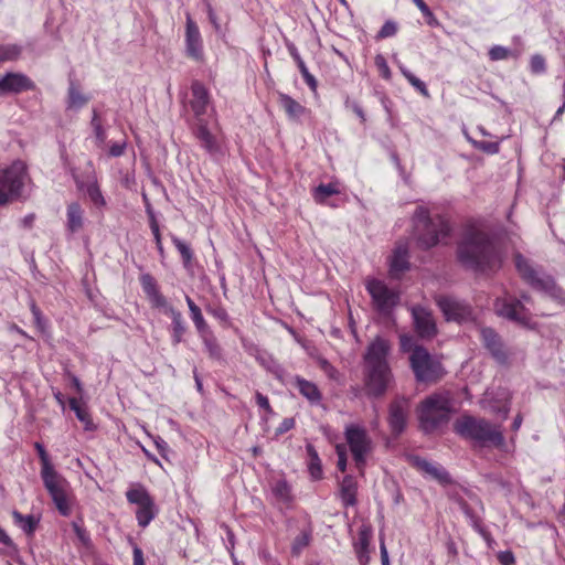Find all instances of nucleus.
<instances>
[{
  "label": "nucleus",
  "mask_w": 565,
  "mask_h": 565,
  "mask_svg": "<svg viewBox=\"0 0 565 565\" xmlns=\"http://www.w3.org/2000/svg\"><path fill=\"white\" fill-rule=\"evenodd\" d=\"M456 254L465 268L476 273L495 271L502 263L490 234L476 225L465 227Z\"/></svg>",
  "instance_id": "obj_1"
},
{
  "label": "nucleus",
  "mask_w": 565,
  "mask_h": 565,
  "mask_svg": "<svg viewBox=\"0 0 565 565\" xmlns=\"http://www.w3.org/2000/svg\"><path fill=\"white\" fill-rule=\"evenodd\" d=\"M390 342L376 337L364 354V384L369 396L380 397L386 392L392 380V371L387 361Z\"/></svg>",
  "instance_id": "obj_2"
},
{
  "label": "nucleus",
  "mask_w": 565,
  "mask_h": 565,
  "mask_svg": "<svg viewBox=\"0 0 565 565\" xmlns=\"http://www.w3.org/2000/svg\"><path fill=\"white\" fill-rule=\"evenodd\" d=\"M34 449L38 452L41 462V479L43 486L49 492L55 508L63 516H68L72 513V508L68 501V482L67 480L56 471L53 466L50 455L45 447L39 443H34Z\"/></svg>",
  "instance_id": "obj_3"
},
{
  "label": "nucleus",
  "mask_w": 565,
  "mask_h": 565,
  "mask_svg": "<svg viewBox=\"0 0 565 565\" xmlns=\"http://www.w3.org/2000/svg\"><path fill=\"white\" fill-rule=\"evenodd\" d=\"M452 412V398L449 392H437L423 399L417 408L419 427L431 434L448 424Z\"/></svg>",
  "instance_id": "obj_4"
},
{
  "label": "nucleus",
  "mask_w": 565,
  "mask_h": 565,
  "mask_svg": "<svg viewBox=\"0 0 565 565\" xmlns=\"http://www.w3.org/2000/svg\"><path fill=\"white\" fill-rule=\"evenodd\" d=\"M140 284L152 307L162 309L163 313L170 317L171 341L173 345H178L183 341L188 329L181 311L168 303L167 298L161 294L158 282L152 275L148 273L142 274L140 276Z\"/></svg>",
  "instance_id": "obj_5"
},
{
  "label": "nucleus",
  "mask_w": 565,
  "mask_h": 565,
  "mask_svg": "<svg viewBox=\"0 0 565 565\" xmlns=\"http://www.w3.org/2000/svg\"><path fill=\"white\" fill-rule=\"evenodd\" d=\"M414 234L418 245L428 249L436 246L441 238L450 233L448 220L440 214L430 216L429 211L425 206H418L413 216Z\"/></svg>",
  "instance_id": "obj_6"
},
{
  "label": "nucleus",
  "mask_w": 565,
  "mask_h": 565,
  "mask_svg": "<svg viewBox=\"0 0 565 565\" xmlns=\"http://www.w3.org/2000/svg\"><path fill=\"white\" fill-rule=\"evenodd\" d=\"M455 431L481 447L501 448L504 445V436L500 427L484 418L465 415L456 420Z\"/></svg>",
  "instance_id": "obj_7"
},
{
  "label": "nucleus",
  "mask_w": 565,
  "mask_h": 565,
  "mask_svg": "<svg viewBox=\"0 0 565 565\" xmlns=\"http://www.w3.org/2000/svg\"><path fill=\"white\" fill-rule=\"evenodd\" d=\"M409 366L418 383H436L445 375L439 359L428 352L426 348H418L411 354Z\"/></svg>",
  "instance_id": "obj_8"
},
{
  "label": "nucleus",
  "mask_w": 565,
  "mask_h": 565,
  "mask_svg": "<svg viewBox=\"0 0 565 565\" xmlns=\"http://www.w3.org/2000/svg\"><path fill=\"white\" fill-rule=\"evenodd\" d=\"M126 499L137 505L136 519L140 527H147L159 513L154 499L141 483H132L126 491Z\"/></svg>",
  "instance_id": "obj_9"
},
{
  "label": "nucleus",
  "mask_w": 565,
  "mask_h": 565,
  "mask_svg": "<svg viewBox=\"0 0 565 565\" xmlns=\"http://www.w3.org/2000/svg\"><path fill=\"white\" fill-rule=\"evenodd\" d=\"M344 437L358 470L363 473L366 458L373 450L371 437L364 427L356 424L347 425Z\"/></svg>",
  "instance_id": "obj_10"
},
{
  "label": "nucleus",
  "mask_w": 565,
  "mask_h": 565,
  "mask_svg": "<svg viewBox=\"0 0 565 565\" xmlns=\"http://www.w3.org/2000/svg\"><path fill=\"white\" fill-rule=\"evenodd\" d=\"M494 310L498 316L505 318L527 329H535L531 311L525 308L522 300L513 296L498 298L494 302Z\"/></svg>",
  "instance_id": "obj_11"
},
{
  "label": "nucleus",
  "mask_w": 565,
  "mask_h": 565,
  "mask_svg": "<svg viewBox=\"0 0 565 565\" xmlns=\"http://www.w3.org/2000/svg\"><path fill=\"white\" fill-rule=\"evenodd\" d=\"M366 290L372 298V303L376 311L383 316H388L399 302V292L391 289L380 279H369Z\"/></svg>",
  "instance_id": "obj_12"
},
{
  "label": "nucleus",
  "mask_w": 565,
  "mask_h": 565,
  "mask_svg": "<svg viewBox=\"0 0 565 565\" xmlns=\"http://www.w3.org/2000/svg\"><path fill=\"white\" fill-rule=\"evenodd\" d=\"M515 268L521 278L533 289L550 292L555 287L551 276L541 275L522 254L514 255Z\"/></svg>",
  "instance_id": "obj_13"
},
{
  "label": "nucleus",
  "mask_w": 565,
  "mask_h": 565,
  "mask_svg": "<svg viewBox=\"0 0 565 565\" xmlns=\"http://www.w3.org/2000/svg\"><path fill=\"white\" fill-rule=\"evenodd\" d=\"M435 300L448 321L463 322L469 320L472 315L471 306L454 296L440 295Z\"/></svg>",
  "instance_id": "obj_14"
},
{
  "label": "nucleus",
  "mask_w": 565,
  "mask_h": 565,
  "mask_svg": "<svg viewBox=\"0 0 565 565\" xmlns=\"http://www.w3.org/2000/svg\"><path fill=\"white\" fill-rule=\"evenodd\" d=\"M25 178L26 168L21 161H15L10 167L0 170V185L18 200L22 198Z\"/></svg>",
  "instance_id": "obj_15"
},
{
  "label": "nucleus",
  "mask_w": 565,
  "mask_h": 565,
  "mask_svg": "<svg viewBox=\"0 0 565 565\" xmlns=\"http://www.w3.org/2000/svg\"><path fill=\"white\" fill-rule=\"evenodd\" d=\"M35 88V83L28 75L20 72H7L0 77V97L19 95Z\"/></svg>",
  "instance_id": "obj_16"
},
{
  "label": "nucleus",
  "mask_w": 565,
  "mask_h": 565,
  "mask_svg": "<svg viewBox=\"0 0 565 565\" xmlns=\"http://www.w3.org/2000/svg\"><path fill=\"white\" fill-rule=\"evenodd\" d=\"M414 330L423 340H431L437 334V326L433 312L420 305L411 308Z\"/></svg>",
  "instance_id": "obj_17"
},
{
  "label": "nucleus",
  "mask_w": 565,
  "mask_h": 565,
  "mask_svg": "<svg viewBox=\"0 0 565 565\" xmlns=\"http://www.w3.org/2000/svg\"><path fill=\"white\" fill-rule=\"evenodd\" d=\"M480 337L483 347L492 359L501 365H507L509 363L510 352L500 334L492 328H482L480 330Z\"/></svg>",
  "instance_id": "obj_18"
},
{
  "label": "nucleus",
  "mask_w": 565,
  "mask_h": 565,
  "mask_svg": "<svg viewBox=\"0 0 565 565\" xmlns=\"http://www.w3.org/2000/svg\"><path fill=\"white\" fill-rule=\"evenodd\" d=\"M88 171L83 174L76 173L74 170L72 171L73 179L75 184L79 191H85L90 202L96 207H103L106 205V201L102 191L97 184V180L95 175L92 173V162H88Z\"/></svg>",
  "instance_id": "obj_19"
},
{
  "label": "nucleus",
  "mask_w": 565,
  "mask_h": 565,
  "mask_svg": "<svg viewBox=\"0 0 565 565\" xmlns=\"http://www.w3.org/2000/svg\"><path fill=\"white\" fill-rule=\"evenodd\" d=\"M211 105V96L207 88L200 81H193L191 84V98L189 106L194 115L195 122L205 121L204 116Z\"/></svg>",
  "instance_id": "obj_20"
},
{
  "label": "nucleus",
  "mask_w": 565,
  "mask_h": 565,
  "mask_svg": "<svg viewBox=\"0 0 565 565\" xmlns=\"http://www.w3.org/2000/svg\"><path fill=\"white\" fill-rule=\"evenodd\" d=\"M185 54L188 57L202 62L204 60L203 41L198 24L190 15L185 23Z\"/></svg>",
  "instance_id": "obj_21"
},
{
  "label": "nucleus",
  "mask_w": 565,
  "mask_h": 565,
  "mask_svg": "<svg viewBox=\"0 0 565 565\" xmlns=\"http://www.w3.org/2000/svg\"><path fill=\"white\" fill-rule=\"evenodd\" d=\"M408 399L397 397L393 399L388 408V425L393 435H401L407 423Z\"/></svg>",
  "instance_id": "obj_22"
},
{
  "label": "nucleus",
  "mask_w": 565,
  "mask_h": 565,
  "mask_svg": "<svg viewBox=\"0 0 565 565\" xmlns=\"http://www.w3.org/2000/svg\"><path fill=\"white\" fill-rule=\"evenodd\" d=\"M413 463L419 471L434 479L439 484L445 487L452 483L451 476L440 463L420 457H415Z\"/></svg>",
  "instance_id": "obj_23"
},
{
  "label": "nucleus",
  "mask_w": 565,
  "mask_h": 565,
  "mask_svg": "<svg viewBox=\"0 0 565 565\" xmlns=\"http://www.w3.org/2000/svg\"><path fill=\"white\" fill-rule=\"evenodd\" d=\"M192 134L200 142V146L211 156L220 153L221 147L216 137L209 130L206 121L194 122L191 127Z\"/></svg>",
  "instance_id": "obj_24"
},
{
  "label": "nucleus",
  "mask_w": 565,
  "mask_h": 565,
  "mask_svg": "<svg viewBox=\"0 0 565 565\" xmlns=\"http://www.w3.org/2000/svg\"><path fill=\"white\" fill-rule=\"evenodd\" d=\"M292 385L310 405L318 406L322 403V393L313 382L308 381L300 375H296L294 376Z\"/></svg>",
  "instance_id": "obj_25"
},
{
  "label": "nucleus",
  "mask_w": 565,
  "mask_h": 565,
  "mask_svg": "<svg viewBox=\"0 0 565 565\" xmlns=\"http://www.w3.org/2000/svg\"><path fill=\"white\" fill-rule=\"evenodd\" d=\"M278 104L292 121H299L309 110L299 102L285 93H278Z\"/></svg>",
  "instance_id": "obj_26"
},
{
  "label": "nucleus",
  "mask_w": 565,
  "mask_h": 565,
  "mask_svg": "<svg viewBox=\"0 0 565 565\" xmlns=\"http://www.w3.org/2000/svg\"><path fill=\"white\" fill-rule=\"evenodd\" d=\"M85 211L78 202H72L66 206V230L75 234L79 232L85 224Z\"/></svg>",
  "instance_id": "obj_27"
},
{
  "label": "nucleus",
  "mask_w": 565,
  "mask_h": 565,
  "mask_svg": "<svg viewBox=\"0 0 565 565\" xmlns=\"http://www.w3.org/2000/svg\"><path fill=\"white\" fill-rule=\"evenodd\" d=\"M340 499L344 508L354 507L358 503V482L351 475L343 477L339 489Z\"/></svg>",
  "instance_id": "obj_28"
},
{
  "label": "nucleus",
  "mask_w": 565,
  "mask_h": 565,
  "mask_svg": "<svg viewBox=\"0 0 565 565\" xmlns=\"http://www.w3.org/2000/svg\"><path fill=\"white\" fill-rule=\"evenodd\" d=\"M408 247L406 244H398L394 252L390 263V271L392 276H398L409 268L408 262Z\"/></svg>",
  "instance_id": "obj_29"
},
{
  "label": "nucleus",
  "mask_w": 565,
  "mask_h": 565,
  "mask_svg": "<svg viewBox=\"0 0 565 565\" xmlns=\"http://www.w3.org/2000/svg\"><path fill=\"white\" fill-rule=\"evenodd\" d=\"M370 541H371V532L366 527H362L359 532V536L356 542H354L353 547L356 554V558L360 565H367L370 562Z\"/></svg>",
  "instance_id": "obj_30"
},
{
  "label": "nucleus",
  "mask_w": 565,
  "mask_h": 565,
  "mask_svg": "<svg viewBox=\"0 0 565 565\" xmlns=\"http://www.w3.org/2000/svg\"><path fill=\"white\" fill-rule=\"evenodd\" d=\"M288 52H289L290 56L294 58V61L296 62L305 83L309 86V88L312 92H317L318 82H317L316 77L309 72L306 63L303 62V60L301 58V56L299 54L297 47L294 44H290V45H288Z\"/></svg>",
  "instance_id": "obj_31"
},
{
  "label": "nucleus",
  "mask_w": 565,
  "mask_h": 565,
  "mask_svg": "<svg viewBox=\"0 0 565 565\" xmlns=\"http://www.w3.org/2000/svg\"><path fill=\"white\" fill-rule=\"evenodd\" d=\"M185 302L188 305V308L190 311V317L194 323V327L199 333V337L212 331L202 315L201 308L188 295H185Z\"/></svg>",
  "instance_id": "obj_32"
},
{
  "label": "nucleus",
  "mask_w": 565,
  "mask_h": 565,
  "mask_svg": "<svg viewBox=\"0 0 565 565\" xmlns=\"http://www.w3.org/2000/svg\"><path fill=\"white\" fill-rule=\"evenodd\" d=\"M68 405L75 413L76 418L84 425L85 430H93L95 428L86 404L81 403L76 397H71Z\"/></svg>",
  "instance_id": "obj_33"
},
{
  "label": "nucleus",
  "mask_w": 565,
  "mask_h": 565,
  "mask_svg": "<svg viewBox=\"0 0 565 565\" xmlns=\"http://www.w3.org/2000/svg\"><path fill=\"white\" fill-rule=\"evenodd\" d=\"M200 339L202 340L204 349L207 352L210 359L217 361V362L224 361L223 350H222L221 345L218 344L217 339L214 335L213 331H210L207 333L200 335Z\"/></svg>",
  "instance_id": "obj_34"
},
{
  "label": "nucleus",
  "mask_w": 565,
  "mask_h": 565,
  "mask_svg": "<svg viewBox=\"0 0 565 565\" xmlns=\"http://www.w3.org/2000/svg\"><path fill=\"white\" fill-rule=\"evenodd\" d=\"M271 492L276 500L282 504L289 505L292 500V489L286 479H278L271 487Z\"/></svg>",
  "instance_id": "obj_35"
},
{
  "label": "nucleus",
  "mask_w": 565,
  "mask_h": 565,
  "mask_svg": "<svg viewBox=\"0 0 565 565\" xmlns=\"http://www.w3.org/2000/svg\"><path fill=\"white\" fill-rule=\"evenodd\" d=\"M89 98L82 94L76 84L72 81L67 89V109L78 110L88 103Z\"/></svg>",
  "instance_id": "obj_36"
},
{
  "label": "nucleus",
  "mask_w": 565,
  "mask_h": 565,
  "mask_svg": "<svg viewBox=\"0 0 565 565\" xmlns=\"http://www.w3.org/2000/svg\"><path fill=\"white\" fill-rule=\"evenodd\" d=\"M306 449L309 457L308 471L310 477L316 481L321 480L323 477V470L319 455L312 445H308Z\"/></svg>",
  "instance_id": "obj_37"
},
{
  "label": "nucleus",
  "mask_w": 565,
  "mask_h": 565,
  "mask_svg": "<svg viewBox=\"0 0 565 565\" xmlns=\"http://www.w3.org/2000/svg\"><path fill=\"white\" fill-rule=\"evenodd\" d=\"M205 311L213 318H215L221 323L222 327L230 328L232 326V321L227 313V310L225 309L221 301L207 303L205 306Z\"/></svg>",
  "instance_id": "obj_38"
},
{
  "label": "nucleus",
  "mask_w": 565,
  "mask_h": 565,
  "mask_svg": "<svg viewBox=\"0 0 565 565\" xmlns=\"http://www.w3.org/2000/svg\"><path fill=\"white\" fill-rule=\"evenodd\" d=\"M12 516L17 525H19L24 533L33 534L36 530L39 519L32 514L23 515L18 511H13Z\"/></svg>",
  "instance_id": "obj_39"
},
{
  "label": "nucleus",
  "mask_w": 565,
  "mask_h": 565,
  "mask_svg": "<svg viewBox=\"0 0 565 565\" xmlns=\"http://www.w3.org/2000/svg\"><path fill=\"white\" fill-rule=\"evenodd\" d=\"M340 190L334 183H321L317 188H315L312 196L316 203L326 204L327 199L331 195L339 194Z\"/></svg>",
  "instance_id": "obj_40"
},
{
  "label": "nucleus",
  "mask_w": 565,
  "mask_h": 565,
  "mask_svg": "<svg viewBox=\"0 0 565 565\" xmlns=\"http://www.w3.org/2000/svg\"><path fill=\"white\" fill-rule=\"evenodd\" d=\"M171 241L174 247L181 255L182 264L185 268H190L192 266V260L194 257L193 250L189 244L177 237L175 235H171Z\"/></svg>",
  "instance_id": "obj_41"
},
{
  "label": "nucleus",
  "mask_w": 565,
  "mask_h": 565,
  "mask_svg": "<svg viewBox=\"0 0 565 565\" xmlns=\"http://www.w3.org/2000/svg\"><path fill=\"white\" fill-rule=\"evenodd\" d=\"M312 531L311 529L302 530L294 540L291 545V553L295 556L300 555V553L306 548L311 541Z\"/></svg>",
  "instance_id": "obj_42"
},
{
  "label": "nucleus",
  "mask_w": 565,
  "mask_h": 565,
  "mask_svg": "<svg viewBox=\"0 0 565 565\" xmlns=\"http://www.w3.org/2000/svg\"><path fill=\"white\" fill-rule=\"evenodd\" d=\"M90 126L93 128L97 145L98 146L104 145V142L106 141L107 135H106L105 128L103 127V120L96 109H93V117L90 120Z\"/></svg>",
  "instance_id": "obj_43"
},
{
  "label": "nucleus",
  "mask_w": 565,
  "mask_h": 565,
  "mask_svg": "<svg viewBox=\"0 0 565 565\" xmlns=\"http://www.w3.org/2000/svg\"><path fill=\"white\" fill-rule=\"evenodd\" d=\"M21 52V46L17 44H0V64L18 60Z\"/></svg>",
  "instance_id": "obj_44"
},
{
  "label": "nucleus",
  "mask_w": 565,
  "mask_h": 565,
  "mask_svg": "<svg viewBox=\"0 0 565 565\" xmlns=\"http://www.w3.org/2000/svg\"><path fill=\"white\" fill-rule=\"evenodd\" d=\"M399 71L401 73L403 74V76L408 81V83L417 90L423 96L425 97H429V92L427 89V86L426 84L419 79L418 77H416L408 68H406L405 66L401 65L399 66Z\"/></svg>",
  "instance_id": "obj_45"
},
{
  "label": "nucleus",
  "mask_w": 565,
  "mask_h": 565,
  "mask_svg": "<svg viewBox=\"0 0 565 565\" xmlns=\"http://www.w3.org/2000/svg\"><path fill=\"white\" fill-rule=\"evenodd\" d=\"M469 522L472 529L482 536V539L488 543V545H490L493 542L491 533L483 525L482 519L479 514L470 519Z\"/></svg>",
  "instance_id": "obj_46"
},
{
  "label": "nucleus",
  "mask_w": 565,
  "mask_h": 565,
  "mask_svg": "<svg viewBox=\"0 0 565 565\" xmlns=\"http://www.w3.org/2000/svg\"><path fill=\"white\" fill-rule=\"evenodd\" d=\"M399 348H401L402 352L409 353V355H411V354H414L416 349L424 348V347L418 344L412 335L402 334L399 337Z\"/></svg>",
  "instance_id": "obj_47"
},
{
  "label": "nucleus",
  "mask_w": 565,
  "mask_h": 565,
  "mask_svg": "<svg viewBox=\"0 0 565 565\" xmlns=\"http://www.w3.org/2000/svg\"><path fill=\"white\" fill-rule=\"evenodd\" d=\"M374 64H375L377 72L382 78H384L386 81L391 79V77H392L391 68L387 64L386 58L382 54H377L374 57Z\"/></svg>",
  "instance_id": "obj_48"
},
{
  "label": "nucleus",
  "mask_w": 565,
  "mask_h": 565,
  "mask_svg": "<svg viewBox=\"0 0 565 565\" xmlns=\"http://www.w3.org/2000/svg\"><path fill=\"white\" fill-rule=\"evenodd\" d=\"M397 30H398L397 23L392 20H387L382 25L380 31L377 32L376 39L382 40V39L392 38L397 33Z\"/></svg>",
  "instance_id": "obj_49"
},
{
  "label": "nucleus",
  "mask_w": 565,
  "mask_h": 565,
  "mask_svg": "<svg viewBox=\"0 0 565 565\" xmlns=\"http://www.w3.org/2000/svg\"><path fill=\"white\" fill-rule=\"evenodd\" d=\"M30 309H31V312L33 316L35 327L41 332H44L46 329V320L44 319L42 311L40 310V308L36 306V303L34 301H31Z\"/></svg>",
  "instance_id": "obj_50"
},
{
  "label": "nucleus",
  "mask_w": 565,
  "mask_h": 565,
  "mask_svg": "<svg viewBox=\"0 0 565 565\" xmlns=\"http://www.w3.org/2000/svg\"><path fill=\"white\" fill-rule=\"evenodd\" d=\"M530 68L533 74L544 73L546 71L545 58L540 54L533 55L530 60Z\"/></svg>",
  "instance_id": "obj_51"
},
{
  "label": "nucleus",
  "mask_w": 565,
  "mask_h": 565,
  "mask_svg": "<svg viewBox=\"0 0 565 565\" xmlns=\"http://www.w3.org/2000/svg\"><path fill=\"white\" fill-rule=\"evenodd\" d=\"M488 54L491 61H501L510 56V50L501 45H494L489 50Z\"/></svg>",
  "instance_id": "obj_52"
},
{
  "label": "nucleus",
  "mask_w": 565,
  "mask_h": 565,
  "mask_svg": "<svg viewBox=\"0 0 565 565\" xmlns=\"http://www.w3.org/2000/svg\"><path fill=\"white\" fill-rule=\"evenodd\" d=\"M72 527H73L74 533L76 534V537L78 539V541L83 545L88 546L90 544L89 533L77 522H73Z\"/></svg>",
  "instance_id": "obj_53"
},
{
  "label": "nucleus",
  "mask_w": 565,
  "mask_h": 565,
  "mask_svg": "<svg viewBox=\"0 0 565 565\" xmlns=\"http://www.w3.org/2000/svg\"><path fill=\"white\" fill-rule=\"evenodd\" d=\"M337 455H338V462H337V468L341 471V472H345L347 470V465H348V458H347V450H345V447L342 446V445H338L337 448Z\"/></svg>",
  "instance_id": "obj_54"
},
{
  "label": "nucleus",
  "mask_w": 565,
  "mask_h": 565,
  "mask_svg": "<svg viewBox=\"0 0 565 565\" xmlns=\"http://www.w3.org/2000/svg\"><path fill=\"white\" fill-rule=\"evenodd\" d=\"M345 107L350 108L361 120L362 124L366 121L365 113L363 108L353 100H350L349 98L345 100Z\"/></svg>",
  "instance_id": "obj_55"
},
{
  "label": "nucleus",
  "mask_w": 565,
  "mask_h": 565,
  "mask_svg": "<svg viewBox=\"0 0 565 565\" xmlns=\"http://www.w3.org/2000/svg\"><path fill=\"white\" fill-rule=\"evenodd\" d=\"M295 419L292 417H286L282 419V422L278 425L276 428V435L280 436L285 433L291 430L295 427Z\"/></svg>",
  "instance_id": "obj_56"
},
{
  "label": "nucleus",
  "mask_w": 565,
  "mask_h": 565,
  "mask_svg": "<svg viewBox=\"0 0 565 565\" xmlns=\"http://www.w3.org/2000/svg\"><path fill=\"white\" fill-rule=\"evenodd\" d=\"M255 398H256V404L262 408L264 409L267 414H273L274 411L269 404V399L266 395H263L262 393L259 392H256V395H255Z\"/></svg>",
  "instance_id": "obj_57"
},
{
  "label": "nucleus",
  "mask_w": 565,
  "mask_h": 565,
  "mask_svg": "<svg viewBox=\"0 0 565 565\" xmlns=\"http://www.w3.org/2000/svg\"><path fill=\"white\" fill-rule=\"evenodd\" d=\"M501 565H513L515 563L514 554L511 551H501L497 554Z\"/></svg>",
  "instance_id": "obj_58"
},
{
  "label": "nucleus",
  "mask_w": 565,
  "mask_h": 565,
  "mask_svg": "<svg viewBox=\"0 0 565 565\" xmlns=\"http://www.w3.org/2000/svg\"><path fill=\"white\" fill-rule=\"evenodd\" d=\"M126 141L121 142H113L109 147V156L110 157H120L125 153Z\"/></svg>",
  "instance_id": "obj_59"
},
{
  "label": "nucleus",
  "mask_w": 565,
  "mask_h": 565,
  "mask_svg": "<svg viewBox=\"0 0 565 565\" xmlns=\"http://www.w3.org/2000/svg\"><path fill=\"white\" fill-rule=\"evenodd\" d=\"M479 149L483 150L487 153H498L500 150V146L498 142H491V141H481L479 143Z\"/></svg>",
  "instance_id": "obj_60"
},
{
  "label": "nucleus",
  "mask_w": 565,
  "mask_h": 565,
  "mask_svg": "<svg viewBox=\"0 0 565 565\" xmlns=\"http://www.w3.org/2000/svg\"><path fill=\"white\" fill-rule=\"evenodd\" d=\"M458 504H459L460 510L463 512V514L466 515V518L468 520L478 515L475 512V510L468 504V502L465 501L463 499L458 500Z\"/></svg>",
  "instance_id": "obj_61"
},
{
  "label": "nucleus",
  "mask_w": 565,
  "mask_h": 565,
  "mask_svg": "<svg viewBox=\"0 0 565 565\" xmlns=\"http://www.w3.org/2000/svg\"><path fill=\"white\" fill-rule=\"evenodd\" d=\"M149 227L151 230V233L153 235V238H154V243H160L162 242V237H161V232H160V226H159V222L157 218H153V220H150L149 221Z\"/></svg>",
  "instance_id": "obj_62"
},
{
  "label": "nucleus",
  "mask_w": 565,
  "mask_h": 565,
  "mask_svg": "<svg viewBox=\"0 0 565 565\" xmlns=\"http://www.w3.org/2000/svg\"><path fill=\"white\" fill-rule=\"evenodd\" d=\"M154 445L159 451V454L163 457V458H167V452L169 450V445L167 444V441L161 438L160 436H157L154 438Z\"/></svg>",
  "instance_id": "obj_63"
},
{
  "label": "nucleus",
  "mask_w": 565,
  "mask_h": 565,
  "mask_svg": "<svg viewBox=\"0 0 565 565\" xmlns=\"http://www.w3.org/2000/svg\"><path fill=\"white\" fill-rule=\"evenodd\" d=\"M132 557H134V565H146L143 553L140 547L135 546L132 551Z\"/></svg>",
  "instance_id": "obj_64"
}]
</instances>
